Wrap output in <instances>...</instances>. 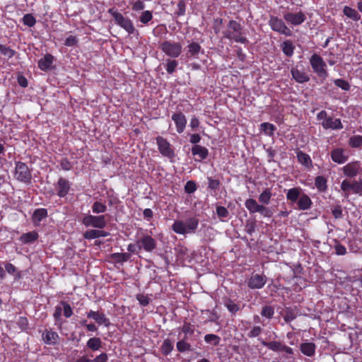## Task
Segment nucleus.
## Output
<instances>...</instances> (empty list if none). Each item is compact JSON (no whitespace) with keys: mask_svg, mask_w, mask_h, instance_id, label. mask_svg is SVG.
Masks as SVG:
<instances>
[{"mask_svg":"<svg viewBox=\"0 0 362 362\" xmlns=\"http://www.w3.org/2000/svg\"><path fill=\"white\" fill-rule=\"evenodd\" d=\"M14 177L20 182L29 183L32 179L31 171L28 166L22 162L16 163Z\"/></svg>","mask_w":362,"mask_h":362,"instance_id":"7","label":"nucleus"},{"mask_svg":"<svg viewBox=\"0 0 362 362\" xmlns=\"http://www.w3.org/2000/svg\"><path fill=\"white\" fill-rule=\"evenodd\" d=\"M156 144L158 145V148L159 152L165 157L168 158L169 159H173L175 156L173 148H172L170 144L162 136H158L156 138Z\"/></svg>","mask_w":362,"mask_h":362,"instance_id":"11","label":"nucleus"},{"mask_svg":"<svg viewBox=\"0 0 362 362\" xmlns=\"http://www.w3.org/2000/svg\"><path fill=\"white\" fill-rule=\"evenodd\" d=\"M0 52L2 54L8 58L13 57L16 53L13 49L4 45H0Z\"/></svg>","mask_w":362,"mask_h":362,"instance_id":"48","label":"nucleus"},{"mask_svg":"<svg viewBox=\"0 0 362 362\" xmlns=\"http://www.w3.org/2000/svg\"><path fill=\"white\" fill-rule=\"evenodd\" d=\"M343 12L345 16L354 21H358L361 18L358 12L349 6H345L344 8Z\"/></svg>","mask_w":362,"mask_h":362,"instance_id":"39","label":"nucleus"},{"mask_svg":"<svg viewBox=\"0 0 362 362\" xmlns=\"http://www.w3.org/2000/svg\"><path fill=\"white\" fill-rule=\"evenodd\" d=\"M61 304L63 307L64 315L66 317H70L73 315V311L70 305L64 301L61 302Z\"/></svg>","mask_w":362,"mask_h":362,"instance_id":"53","label":"nucleus"},{"mask_svg":"<svg viewBox=\"0 0 362 362\" xmlns=\"http://www.w3.org/2000/svg\"><path fill=\"white\" fill-rule=\"evenodd\" d=\"M315 344L311 342L303 343L300 346L301 352L307 356H313L315 352Z\"/></svg>","mask_w":362,"mask_h":362,"instance_id":"33","label":"nucleus"},{"mask_svg":"<svg viewBox=\"0 0 362 362\" xmlns=\"http://www.w3.org/2000/svg\"><path fill=\"white\" fill-rule=\"evenodd\" d=\"M334 250L336 254L338 255H344L346 253V247L339 243L336 244L334 246Z\"/></svg>","mask_w":362,"mask_h":362,"instance_id":"60","label":"nucleus"},{"mask_svg":"<svg viewBox=\"0 0 362 362\" xmlns=\"http://www.w3.org/2000/svg\"><path fill=\"white\" fill-rule=\"evenodd\" d=\"M54 57L50 54H47L43 58L40 59L38 62V67L42 71L49 70L53 63Z\"/></svg>","mask_w":362,"mask_h":362,"instance_id":"25","label":"nucleus"},{"mask_svg":"<svg viewBox=\"0 0 362 362\" xmlns=\"http://www.w3.org/2000/svg\"><path fill=\"white\" fill-rule=\"evenodd\" d=\"M297 158L299 163L304 165L305 166L308 167L312 165V160L310 157L305 153H303V151H298L297 153Z\"/></svg>","mask_w":362,"mask_h":362,"instance_id":"38","label":"nucleus"},{"mask_svg":"<svg viewBox=\"0 0 362 362\" xmlns=\"http://www.w3.org/2000/svg\"><path fill=\"white\" fill-rule=\"evenodd\" d=\"M137 300L140 303L141 305L143 306H146L148 305L150 302V299L147 296H145L144 294H138L136 296Z\"/></svg>","mask_w":362,"mask_h":362,"instance_id":"57","label":"nucleus"},{"mask_svg":"<svg viewBox=\"0 0 362 362\" xmlns=\"http://www.w3.org/2000/svg\"><path fill=\"white\" fill-rule=\"evenodd\" d=\"M43 341L48 345H54L59 340V335L52 329H45L42 334Z\"/></svg>","mask_w":362,"mask_h":362,"instance_id":"21","label":"nucleus"},{"mask_svg":"<svg viewBox=\"0 0 362 362\" xmlns=\"http://www.w3.org/2000/svg\"><path fill=\"white\" fill-rule=\"evenodd\" d=\"M192 153L195 156L196 161H202L206 159L209 155L208 149L200 145H194L192 148Z\"/></svg>","mask_w":362,"mask_h":362,"instance_id":"24","label":"nucleus"},{"mask_svg":"<svg viewBox=\"0 0 362 362\" xmlns=\"http://www.w3.org/2000/svg\"><path fill=\"white\" fill-rule=\"evenodd\" d=\"M60 166L64 170H69L71 168L70 162H69L66 159H63L61 160Z\"/></svg>","mask_w":362,"mask_h":362,"instance_id":"64","label":"nucleus"},{"mask_svg":"<svg viewBox=\"0 0 362 362\" xmlns=\"http://www.w3.org/2000/svg\"><path fill=\"white\" fill-rule=\"evenodd\" d=\"M47 211L45 209H36L33 215L32 221L35 226L40 225V222L43 218L47 217Z\"/></svg>","mask_w":362,"mask_h":362,"instance_id":"30","label":"nucleus"},{"mask_svg":"<svg viewBox=\"0 0 362 362\" xmlns=\"http://www.w3.org/2000/svg\"><path fill=\"white\" fill-rule=\"evenodd\" d=\"M216 214L220 218H226L229 215L228 209L222 206H218L216 207Z\"/></svg>","mask_w":362,"mask_h":362,"instance_id":"55","label":"nucleus"},{"mask_svg":"<svg viewBox=\"0 0 362 362\" xmlns=\"http://www.w3.org/2000/svg\"><path fill=\"white\" fill-rule=\"evenodd\" d=\"M332 214L335 218H341L343 216L341 206L340 205H335L332 206Z\"/></svg>","mask_w":362,"mask_h":362,"instance_id":"52","label":"nucleus"},{"mask_svg":"<svg viewBox=\"0 0 362 362\" xmlns=\"http://www.w3.org/2000/svg\"><path fill=\"white\" fill-rule=\"evenodd\" d=\"M180 332L178 334V338L189 339L190 337L194 333V327L189 322H184L183 325L180 327Z\"/></svg>","mask_w":362,"mask_h":362,"instance_id":"22","label":"nucleus"},{"mask_svg":"<svg viewBox=\"0 0 362 362\" xmlns=\"http://www.w3.org/2000/svg\"><path fill=\"white\" fill-rule=\"evenodd\" d=\"M223 35L225 37L236 42L243 44L247 42V40L243 33L242 26L235 21H229L227 29L223 32Z\"/></svg>","mask_w":362,"mask_h":362,"instance_id":"2","label":"nucleus"},{"mask_svg":"<svg viewBox=\"0 0 362 362\" xmlns=\"http://www.w3.org/2000/svg\"><path fill=\"white\" fill-rule=\"evenodd\" d=\"M272 197V189L265 188L259 195L258 201L262 205H268L270 203Z\"/></svg>","mask_w":362,"mask_h":362,"instance_id":"32","label":"nucleus"},{"mask_svg":"<svg viewBox=\"0 0 362 362\" xmlns=\"http://www.w3.org/2000/svg\"><path fill=\"white\" fill-rule=\"evenodd\" d=\"M204 340L206 343L216 346L219 344L221 339L218 335L208 334L204 336Z\"/></svg>","mask_w":362,"mask_h":362,"instance_id":"45","label":"nucleus"},{"mask_svg":"<svg viewBox=\"0 0 362 362\" xmlns=\"http://www.w3.org/2000/svg\"><path fill=\"white\" fill-rule=\"evenodd\" d=\"M334 83L337 87L341 88L344 90H349L350 89L349 83L344 79H336Z\"/></svg>","mask_w":362,"mask_h":362,"instance_id":"51","label":"nucleus"},{"mask_svg":"<svg viewBox=\"0 0 362 362\" xmlns=\"http://www.w3.org/2000/svg\"><path fill=\"white\" fill-rule=\"evenodd\" d=\"M173 349V344L170 339H165L161 346L162 353L165 355H168Z\"/></svg>","mask_w":362,"mask_h":362,"instance_id":"44","label":"nucleus"},{"mask_svg":"<svg viewBox=\"0 0 362 362\" xmlns=\"http://www.w3.org/2000/svg\"><path fill=\"white\" fill-rule=\"evenodd\" d=\"M157 246L156 240L151 235H145L137 240V247L139 250L144 249L146 252H152Z\"/></svg>","mask_w":362,"mask_h":362,"instance_id":"12","label":"nucleus"},{"mask_svg":"<svg viewBox=\"0 0 362 362\" xmlns=\"http://www.w3.org/2000/svg\"><path fill=\"white\" fill-rule=\"evenodd\" d=\"M269 25L274 31L278 32L286 36H291L292 34L290 28L287 27L285 23L280 18L272 16L269 21Z\"/></svg>","mask_w":362,"mask_h":362,"instance_id":"10","label":"nucleus"},{"mask_svg":"<svg viewBox=\"0 0 362 362\" xmlns=\"http://www.w3.org/2000/svg\"><path fill=\"white\" fill-rule=\"evenodd\" d=\"M152 18L153 15L149 11H143L139 16V21L144 24H147Z\"/></svg>","mask_w":362,"mask_h":362,"instance_id":"46","label":"nucleus"},{"mask_svg":"<svg viewBox=\"0 0 362 362\" xmlns=\"http://www.w3.org/2000/svg\"><path fill=\"white\" fill-rule=\"evenodd\" d=\"M78 43V40L75 36L70 35L69 36L64 42V45L68 47H72L76 45Z\"/></svg>","mask_w":362,"mask_h":362,"instance_id":"59","label":"nucleus"},{"mask_svg":"<svg viewBox=\"0 0 362 362\" xmlns=\"http://www.w3.org/2000/svg\"><path fill=\"white\" fill-rule=\"evenodd\" d=\"M341 189L346 197H348L351 193L361 195L362 181L349 179L344 180L341 184Z\"/></svg>","mask_w":362,"mask_h":362,"instance_id":"4","label":"nucleus"},{"mask_svg":"<svg viewBox=\"0 0 362 362\" xmlns=\"http://www.w3.org/2000/svg\"><path fill=\"white\" fill-rule=\"evenodd\" d=\"M260 129L265 134L269 136H272L276 130L275 126L268 122L262 123L260 126Z\"/></svg>","mask_w":362,"mask_h":362,"instance_id":"41","label":"nucleus"},{"mask_svg":"<svg viewBox=\"0 0 362 362\" xmlns=\"http://www.w3.org/2000/svg\"><path fill=\"white\" fill-rule=\"evenodd\" d=\"M108 13L114 18L115 23L124 29L129 34H134L136 32L132 21L129 18L124 17L114 8L109 9Z\"/></svg>","mask_w":362,"mask_h":362,"instance_id":"3","label":"nucleus"},{"mask_svg":"<svg viewBox=\"0 0 362 362\" xmlns=\"http://www.w3.org/2000/svg\"><path fill=\"white\" fill-rule=\"evenodd\" d=\"M344 175L349 177H356L361 171V163L358 161L351 162L341 168Z\"/></svg>","mask_w":362,"mask_h":362,"instance_id":"18","label":"nucleus"},{"mask_svg":"<svg viewBox=\"0 0 362 362\" xmlns=\"http://www.w3.org/2000/svg\"><path fill=\"white\" fill-rule=\"evenodd\" d=\"M86 344L92 351H98L102 346V341L98 337H92L88 339Z\"/></svg>","mask_w":362,"mask_h":362,"instance_id":"35","label":"nucleus"},{"mask_svg":"<svg viewBox=\"0 0 362 362\" xmlns=\"http://www.w3.org/2000/svg\"><path fill=\"white\" fill-rule=\"evenodd\" d=\"M172 119L176 125L177 132L180 134L183 132L187 124L185 116L182 112L174 113L172 115Z\"/></svg>","mask_w":362,"mask_h":362,"instance_id":"23","label":"nucleus"},{"mask_svg":"<svg viewBox=\"0 0 362 362\" xmlns=\"http://www.w3.org/2000/svg\"><path fill=\"white\" fill-rule=\"evenodd\" d=\"M267 276L264 274H253L247 281V286L251 289L262 288L267 283Z\"/></svg>","mask_w":362,"mask_h":362,"instance_id":"13","label":"nucleus"},{"mask_svg":"<svg viewBox=\"0 0 362 362\" xmlns=\"http://www.w3.org/2000/svg\"><path fill=\"white\" fill-rule=\"evenodd\" d=\"M225 305L228 310L232 313H235L240 310L239 305H238L231 300H227Z\"/></svg>","mask_w":362,"mask_h":362,"instance_id":"49","label":"nucleus"},{"mask_svg":"<svg viewBox=\"0 0 362 362\" xmlns=\"http://www.w3.org/2000/svg\"><path fill=\"white\" fill-rule=\"evenodd\" d=\"M107 206L104 203L100 202H95L92 206V211L95 214H101L105 212Z\"/></svg>","mask_w":362,"mask_h":362,"instance_id":"43","label":"nucleus"},{"mask_svg":"<svg viewBox=\"0 0 362 362\" xmlns=\"http://www.w3.org/2000/svg\"><path fill=\"white\" fill-rule=\"evenodd\" d=\"M107 355L105 353H103L98 356L93 360H90V362H107Z\"/></svg>","mask_w":362,"mask_h":362,"instance_id":"63","label":"nucleus"},{"mask_svg":"<svg viewBox=\"0 0 362 362\" xmlns=\"http://www.w3.org/2000/svg\"><path fill=\"white\" fill-rule=\"evenodd\" d=\"M245 206L250 214L259 213L263 216L269 218L273 214L269 208L258 204L254 199H247L245 202Z\"/></svg>","mask_w":362,"mask_h":362,"instance_id":"6","label":"nucleus"},{"mask_svg":"<svg viewBox=\"0 0 362 362\" xmlns=\"http://www.w3.org/2000/svg\"><path fill=\"white\" fill-rule=\"evenodd\" d=\"M201 50V46L197 42H192L187 47V54L190 57H194L199 54Z\"/></svg>","mask_w":362,"mask_h":362,"instance_id":"37","label":"nucleus"},{"mask_svg":"<svg viewBox=\"0 0 362 362\" xmlns=\"http://www.w3.org/2000/svg\"><path fill=\"white\" fill-rule=\"evenodd\" d=\"M196 185L192 181H188L185 186V192L189 194L194 192L196 190Z\"/></svg>","mask_w":362,"mask_h":362,"instance_id":"58","label":"nucleus"},{"mask_svg":"<svg viewBox=\"0 0 362 362\" xmlns=\"http://www.w3.org/2000/svg\"><path fill=\"white\" fill-rule=\"evenodd\" d=\"M209 187L211 189H216L220 185V182L218 180L213 179L211 177L208 178Z\"/></svg>","mask_w":362,"mask_h":362,"instance_id":"62","label":"nucleus"},{"mask_svg":"<svg viewBox=\"0 0 362 362\" xmlns=\"http://www.w3.org/2000/svg\"><path fill=\"white\" fill-rule=\"evenodd\" d=\"M349 144L352 148H360L362 146V136L357 135L351 136L349 140Z\"/></svg>","mask_w":362,"mask_h":362,"instance_id":"42","label":"nucleus"},{"mask_svg":"<svg viewBox=\"0 0 362 362\" xmlns=\"http://www.w3.org/2000/svg\"><path fill=\"white\" fill-rule=\"evenodd\" d=\"M108 235H109V233L105 232L104 230L90 229V230H86L84 233L83 237L85 239L90 240V239H95V238H100V237H107Z\"/></svg>","mask_w":362,"mask_h":362,"instance_id":"27","label":"nucleus"},{"mask_svg":"<svg viewBox=\"0 0 362 362\" xmlns=\"http://www.w3.org/2000/svg\"><path fill=\"white\" fill-rule=\"evenodd\" d=\"M177 62L175 60H168L166 64V71L168 74H173L177 66Z\"/></svg>","mask_w":362,"mask_h":362,"instance_id":"56","label":"nucleus"},{"mask_svg":"<svg viewBox=\"0 0 362 362\" xmlns=\"http://www.w3.org/2000/svg\"><path fill=\"white\" fill-rule=\"evenodd\" d=\"M180 340L177 342L176 347L179 352L190 351L192 350V346L187 341V339L179 338Z\"/></svg>","mask_w":362,"mask_h":362,"instance_id":"36","label":"nucleus"},{"mask_svg":"<svg viewBox=\"0 0 362 362\" xmlns=\"http://www.w3.org/2000/svg\"><path fill=\"white\" fill-rule=\"evenodd\" d=\"M310 63L318 76L323 78L327 76V71L325 69L326 64L320 55L313 54L310 59Z\"/></svg>","mask_w":362,"mask_h":362,"instance_id":"8","label":"nucleus"},{"mask_svg":"<svg viewBox=\"0 0 362 362\" xmlns=\"http://www.w3.org/2000/svg\"><path fill=\"white\" fill-rule=\"evenodd\" d=\"M113 256L117 262H124L130 258L129 253H115Z\"/></svg>","mask_w":362,"mask_h":362,"instance_id":"50","label":"nucleus"},{"mask_svg":"<svg viewBox=\"0 0 362 362\" xmlns=\"http://www.w3.org/2000/svg\"><path fill=\"white\" fill-rule=\"evenodd\" d=\"M23 22L25 25L33 27L36 23L35 17L31 13L25 14L23 18Z\"/></svg>","mask_w":362,"mask_h":362,"instance_id":"47","label":"nucleus"},{"mask_svg":"<svg viewBox=\"0 0 362 362\" xmlns=\"http://www.w3.org/2000/svg\"><path fill=\"white\" fill-rule=\"evenodd\" d=\"M57 194L60 197H64L69 192L70 183L65 178L60 177L55 185Z\"/></svg>","mask_w":362,"mask_h":362,"instance_id":"19","label":"nucleus"},{"mask_svg":"<svg viewBox=\"0 0 362 362\" xmlns=\"http://www.w3.org/2000/svg\"><path fill=\"white\" fill-rule=\"evenodd\" d=\"M199 225V219L195 217L187 218L186 221L177 220L172 226L173 230L181 235L195 233Z\"/></svg>","mask_w":362,"mask_h":362,"instance_id":"1","label":"nucleus"},{"mask_svg":"<svg viewBox=\"0 0 362 362\" xmlns=\"http://www.w3.org/2000/svg\"><path fill=\"white\" fill-rule=\"evenodd\" d=\"M315 185L319 191L325 192L327 188V179L322 176H317L315 180Z\"/></svg>","mask_w":362,"mask_h":362,"instance_id":"40","label":"nucleus"},{"mask_svg":"<svg viewBox=\"0 0 362 362\" xmlns=\"http://www.w3.org/2000/svg\"><path fill=\"white\" fill-rule=\"evenodd\" d=\"M159 48L168 56L176 58L182 52V45L179 42L171 40H165L159 45Z\"/></svg>","mask_w":362,"mask_h":362,"instance_id":"5","label":"nucleus"},{"mask_svg":"<svg viewBox=\"0 0 362 362\" xmlns=\"http://www.w3.org/2000/svg\"><path fill=\"white\" fill-rule=\"evenodd\" d=\"M87 317L93 319L99 325H104L107 327L110 325V320L105 313L92 310L86 313Z\"/></svg>","mask_w":362,"mask_h":362,"instance_id":"17","label":"nucleus"},{"mask_svg":"<svg viewBox=\"0 0 362 362\" xmlns=\"http://www.w3.org/2000/svg\"><path fill=\"white\" fill-rule=\"evenodd\" d=\"M274 313V308L272 307L264 306L262 309L261 315L267 318H272Z\"/></svg>","mask_w":362,"mask_h":362,"instance_id":"54","label":"nucleus"},{"mask_svg":"<svg viewBox=\"0 0 362 362\" xmlns=\"http://www.w3.org/2000/svg\"><path fill=\"white\" fill-rule=\"evenodd\" d=\"M332 160L338 164H343L349 159L346 150L341 148H334L330 153Z\"/></svg>","mask_w":362,"mask_h":362,"instance_id":"16","label":"nucleus"},{"mask_svg":"<svg viewBox=\"0 0 362 362\" xmlns=\"http://www.w3.org/2000/svg\"><path fill=\"white\" fill-rule=\"evenodd\" d=\"M281 49L285 55L291 57L293 54L295 47L292 42L287 40L281 45Z\"/></svg>","mask_w":362,"mask_h":362,"instance_id":"34","label":"nucleus"},{"mask_svg":"<svg viewBox=\"0 0 362 362\" xmlns=\"http://www.w3.org/2000/svg\"><path fill=\"white\" fill-rule=\"evenodd\" d=\"M39 235L36 231H31L23 233L19 238L20 241L23 244H30L37 240Z\"/></svg>","mask_w":362,"mask_h":362,"instance_id":"31","label":"nucleus"},{"mask_svg":"<svg viewBox=\"0 0 362 362\" xmlns=\"http://www.w3.org/2000/svg\"><path fill=\"white\" fill-rule=\"evenodd\" d=\"M82 223L86 226H91L100 229L104 228L107 225L105 215H86L83 218Z\"/></svg>","mask_w":362,"mask_h":362,"instance_id":"9","label":"nucleus"},{"mask_svg":"<svg viewBox=\"0 0 362 362\" xmlns=\"http://www.w3.org/2000/svg\"><path fill=\"white\" fill-rule=\"evenodd\" d=\"M322 125L325 129H331L333 130H337L343 129V125L340 119L334 118L332 117H328L327 119H324V121L322 122Z\"/></svg>","mask_w":362,"mask_h":362,"instance_id":"20","label":"nucleus"},{"mask_svg":"<svg viewBox=\"0 0 362 362\" xmlns=\"http://www.w3.org/2000/svg\"><path fill=\"white\" fill-rule=\"evenodd\" d=\"M262 345L267 347L268 349L274 351H284L288 355H292L293 354V349L287 346L279 341H262Z\"/></svg>","mask_w":362,"mask_h":362,"instance_id":"15","label":"nucleus"},{"mask_svg":"<svg viewBox=\"0 0 362 362\" xmlns=\"http://www.w3.org/2000/svg\"><path fill=\"white\" fill-rule=\"evenodd\" d=\"M303 192L300 187H293L287 191L286 199L292 203H296Z\"/></svg>","mask_w":362,"mask_h":362,"instance_id":"28","label":"nucleus"},{"mask_svg":"<svg viewBox=\"0 0 362 362\" xmlns=\"http://www.w3.org/2000/svg\"><path fill=\"white\" fill-rule=\"evenodd\" d=\"M297 205L299 210H308L309 209L312 204V200L310 198L305 194V193H303L302 195L300 197L298 200L297 201Z\"/></svg>","mask_w":362,"mask_h":362,"instance_id":"26","label":"nucleus"},{"mask_svg":"<svg viewBox=\"0 0 362 362\" xmlns=\"http://www.w3.org/2000/svg\"><path fill=\"white\" fill-rule=\"evenodd\" d=\"M283 16L288 23L293 25H300L306 19L305 15L302 11L297 13L285 12Z\"/></svg>","mask_w":362,"mask_h":362,"instance_id":"14","label":"nucleus"},{"mask_svg":"<svg viewBox=\"0 0 362 362\" xmlns=\"http://www.w3.org/2000/svg\"><path fill=\"white\" fill-rule=\"evenodd\" d=\"M291 74L293 78L298 83H302L310 80L309 76H308L305 73L298 70L297 68H292L291 70Z\"/></svg>","mask_w":362,"mask_h":362,"instance_id":"29","label":"nucleus"},{"mask_svg":"<svg viewBox=\"0 0 362 362\" xmlns=\"http://www.w3.org/2000/svg\"><path fill=\"white\" fill-rule=\"evenodd\" d=\"M262 332V328L259 326L254 327L247 334L249 337H258Z\"/></svg>","mask_w":362,"mask_h":362,"instance_id":"61","label":"nucleus"}]
</instances>
